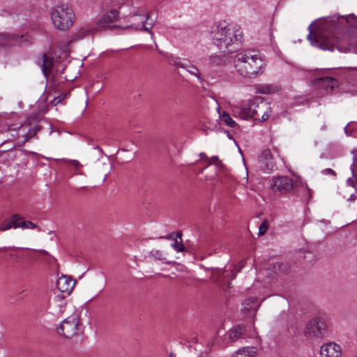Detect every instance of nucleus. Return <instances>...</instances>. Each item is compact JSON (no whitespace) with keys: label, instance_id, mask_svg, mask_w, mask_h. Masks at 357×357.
I'll list each match as a JSON object with an SVG mask.
<instances>
[{"label":"nucleus","instance_id":"20e7f679","mask_svg":"<svg viewBox=\"0 0 357 357\" xmlns=\"http://www.w3.org/2000/svg\"><path fill=\"white\" fill-rule=\"evenodd\" d=\"M242 38V31L238 25L229 24L218 27L213 33V44L224 54H231L235 48V43Z\"/></svg>","mask_w":357,"mask_h":357},{"label":"nucleus","instance_id":"6e6552de","mask_svg":"<svg viewBox=\"0 0 357 357\" xmlns=\"http://www.w3.org/2000/svg\"><path fill=\"white\" fill-rule=\"evenodd\" d=\"M79 330V319L77 314L67 317L60 325L58 333L67 338L76 335Z\"/></svg>","mask_w":357,"mask_h":357},{"label":"nucleus","instance_id":"c9c22d12","mask_svg":"<svg viewBox=\"0 0 357 357\" xmlns=\"http://www.w3.org/2000/svg\"><path fill=\"white\" fill-rule=\"evenodd\" d=\"M159 238H165V239H169V240H172V239H174V236H173V234H169L165 236H160Z\"/></svg>","mask_w":357,"mask_h":357},{"label":"nucleus","instance_id":"5701e85b","mask_svg":"<svg viewBox=\"0 0 357 357\" xmlns=\"http://www.w3.org/2000/svg\"><path fill=\"white\" fill-rule=\"evenodd\" d=\"M261 159H264V160L268 161L267 164H266V168H267L268 171H272L274 169L275 165L271 161L272 154H271L270 149H266L262 151Z\"/></svg>","mask_w":357,"mask_h":357},{"label":"nucleus","instance_id":"ea45409f","mask_svg":"<svg viewBox=\"0 0 357 357\" xmlns=\"http://www.w3.org/2000/svg\"><path fill=\"white\" fill-rule=\"evenodd\" d=\"M169 357H176V354L171 352L170 354H169Z\"/></svg>","mask_w":357,"mask_h":357},{"label":"nucleus","instance_id":"a19ab883","mask_svg":"<svg viewBox=\"0 0 357 357\" xmlns=\"http://www.w3.org/2000/svg\"><path fill=\"white\" fill-rule=\"evenodd\" d=\"M306 190L309 192L310 195H311V190L306 187Z\"/></svg>","mask_w":357,"mask_h":357},{"label":"nucleus","instance_id":"2eb2a0df","mask_svg":"<svg viewBox=\"0 0 357 357\" xmlns=\"http://www.w3.org/2000/svg\"><path fill=\"white\" fill-rule=\"evenodd\" d=\"M245 331L243 325L235 326L226 333L225 339H228L231 342H234L244 337Z\"/></svg>","mask_w":357,"mask_h":357},{"label":"nucleus","instance_id":"ddd939ff","mask_svg":"<svg viewBox=\"0 0 357 357\" xmlns=\"http://www.w3.org/2000/svg\"><path fill=\"white\" fill-rule=\"evenodd\" d=\"M119 17V12L116 9H111L106 12L95 24L98 29L111 28L109 24L115 22Z\"/></svg>","mask_w":357,"mask_h":357},{"label":"nucleus","instance_id":"39448f33","mask_svg":"<svg viewBox=\"0 0 357 357\" xmlns=\"http://www.w3.org/2000/svg\"><path fill=\"white\" fill-rule=\"evenodd\" d=\"M51 20L54 26L60 31H67L75 21V14L71 6L61 3L55 6L51 11Z\"/></svg>","mask_w":357,"mask_h":357},{"label":"nucleus","instance_id":"4c0bfd02","mask_svg":"<svg viewBox=\"0 0 357 357\" xmlns=\"http://www.w3.org/2000/svg\"><path fill=\"white\" fill-rule=\"evenodd\" d=\"M95 149H97V150H98L101 153H103L102 149L100 146H96L95 147Z\"/></svg>","mask_w":357,"mask_h":357},{"label":"nucleus","instance_id":"aec40b11","mask_svg":"<svg viewBox=\"0 0 357 357\" xmlns=\"http://www.w3.org/2000/svg\"><path fill=\"white\" fill-rule=\"evenodd\" d=\"M8 256L10 260L15 263L20 262L23 258L26 257L24 252L18 248L10 249L8 252Z\"/></svg>","mask_w":357,"mask_h":357},{"label":"nucleus","instance_id":"e433bc0d","mask_svg":"<svg viewBox=\"0 0 357 357\" xmlns=\"http://www.w3.org/2000/svg\"><path fill=\"white\" fill-rule=\"evenodd\" d=\"M211 160L213 161V162L217 165V162H218V158L217 156L213 157Z\"/></svg>","mask_w":357,"mask_h":357},{"label":"nucleus","instance_id":"c03bdc74","mask_svg":"<svg viewBox=\"0 0 357 357\" xmlns=\"http://www.w3.org/2000/svg\"><path fill=\"white\" fill-rule=\"evenodd\" d=\"M228 287L230 288V283H228Z\"/></svg>","mask_w":357,"mask_h":357},{"label":"nucleus","instance_id":"f03ea898","mask_svg":"<svg viewBox=\"0 0 357 357\" xmlns=\"http://www.w3.org/2000/svg\"><path fill=\"white\" fill-rule=\"evenodd\" d=\"M234 66L241 77L254 79L263 74L266 64L258 50L247 49L234 56Z\"/></svg>","mask_w":357,"mask_h":357},{"label":"nucleus","instance_id":"37998d69","mask_svg":"<svg viewBox=\"0 0 357 357\" xmlns=\"http://www.w3.org/2000/svg\"><path fill=\"white\" fill-rule=\"evenodd\" d=\"M347 182H351V178H349V179L347 180Z\"/></svg>","mask_w":357,"mask_h":357},{"label":"nucleus","instance_id":"72a5a7b5","mask_svg":"<svg viewBox=\"0 0 357 357\" xmlns=\"http://www.w3.org/2000/svg\"><path fill=\"white\" fill-rule=\"evenodd\" d=\"M322 173L324 174H331L333 176H336L335 172L331 168H327V169H324L322 171Z\"/></svg>","mask_w":357,"mask_h":357},{"label":"nucleus","instance_id":"cd10ccee","mask_svg":"<svg viewBox=\"0 0 357 357\" xmlns=\"http://www.w3.org/2000/svg\"><path fill=\"white\" fill-rule=\"evenodd\" d=\"M38 130L39 126H36L32 129H29V131L23 135L24 142H27L29 139L36 136Z\"/></svg>","mask_w":357,"mask_h":357},{"label":"nucleus","instance_id":"9b49d317","mask_svg":"<svg viewBox=\"0 0 357 357\" xmlns=\"http://www.w3.org/2000/svg\"><path fill=\"white\" fill-rule=\"evenodd\" d=\"M243 266L244 262L241 261L238 265H227L224 270H218L216 272H213V274L226 282H229V281L235 278L236 274L241 271Z\"/></svg>","mask_w":357,"mask_h":357},{"label":"nucleus","instance_id":"f8f14e48","mask_svg":"<svg viewBox=\"0 0 357 357\" xmlns=\"http://www.w3.org/2000/svg\"><path fill=\"white\" fill-rule=\"evenodd\" d=\"M319 355L320 357H341L342 347L333 342L325 343L320 347Z\"/></svg>","mask_w":357,"mask_h":357},{"label":"nucleus","instance_id":"dca6fc26","mask_svg":"<svg viewBox=\"0 0 357 357\" xmlns=\"http://www.w3.org/2000/svg\"><path fill=\"white\" fill-rule=\"evenodd\" d=\"M75 284V282L66 275L60 277L56 282L58 289L62 293H70Z\"/></svg>","mask_w":357,"mask_h":357},{"label":"nucleus","instance_id":"412c9836","mask_svg":"<svg viewBox=\"0 0 357 357\" xmlns=\"http://www.w3.org/2000/svg\"><path fill=\"white\" fill-rule=\"evenodd\" d=\"M219 116L221 123L230 128H235L237 126V123L231 119V116L227 112H219Z\"/></svg>","mask_w":357,"mask_h":357},{"label":"nucleus","instance_id":"58836bf2","mask_svg":"<svg viewBox=\"0 0 357 357\" xmlns=\"http://www.w3.org/2000/svg\"><path fill=\"white\" fill-rule=\"evenodd\" d=\"M181 235H182V234H181V232H178V233H176V238H181Z\"/></svg>","mask_w":357,"mask_h":357},{"label":"nucleus","instance_id":"9d476101","mask_svg":"<svg viewBox=\"0 0 357 357\" xmlns=\"http://www.w3.org/2000/svg\"><path fill=\"white\" fill-rule=\"evenodd\" d=\"M271 188L273 192L280 195H284L290 192L294 189V181L289 176L273 177Z\"/></svg>","mask_w":357,"mask_h":357},{"label":"nucleus","instance_id":"bb28decb","mask_svg":"<svg viewBox=\"0 0 357 357\" xmlns=\"http://www.w3.org/2000/svg\"><path fill=\"white\" fill-rule=\"evenodd\" d=\"M243 310L249 312L255 307V301L252 298L246 299L243 303Z\"/></svg>","mask_w":357,"mask_h":357},{"label":"nucleus","instance_id":"c756f323","mask_svg":"<svg viewBox=\"0 0 357 357\" xmlns=\"http://www.w3.org/2000/svg\"><path fill=\"white\" fill-rule=\"evenodd\" d=\"M268 227V222L267 220H264L261 222V224L260 225V226L259 227V236L264 235L267 231Z\"/></svg>","mask_w":357,"mask_h":357},{"label":"nucleus","instance_id":"0eeeda50","mask_svg":"<svg viewBox=\"0 0 357 357\" xmlns=\"http://www.w3.org/2000/svg\"><path fill=\"white\" fill-rule=\"evenodd\" d=\"M326 323L319 318H314L305 326L304 334L307 339L321 338L326 333Z\"/></svg>","mask_w":357,"mask_h":357},{"label":"nucleus","instance_id":"7c9ffc66","mask_svg":"<svg viewBox=\"0 0 357 357\" xmlns=\"http://www.w3.org/2000/svg\"><path fill=\"white\" fill-rule=\"evenodd\" d=\"M149 255H150V256H151L152 257H153L158 260H160V261L164 260V257H162V253L161 252V251H160L158 250H153L151 251Z\"/></svg>","mask_w":357,"mask_h":357},{"label":"nucleus","instance_id":"f704fd0d","mask_svg":"<svg viewBox=\"0 0 357 357\" xmlns=\"http://www.w3.org/2000/svg\"><path fill=\"white\" fill-rule=\"evenodd\" d=\"M353 17H354L353 15H349L348 17H345V16L338 17V19H341L342 21L345 22V23L347 24V23H349V19Z\"/></svg>","mask_w":357,"mask_h":357},{"label":"nucleus","instance_id":"7ed1b4c3","mask_svg":"<svg viewBox=\"0 0 357 357\" xmlns=\"http://www.w3.org/2000/svg\"><path fill=\"white\" fill-rule=\"evenodd\" d=\"M271 112V103L259 96L241 106L233 108V116L234 117H238L241 119L251 118L260 122L267 120Z\"/></svg>","mask_w":357,"mask_h":357},{"label":"nucleus","instance_id":"4468645a","mask_svg":"<svg viewBox=\"0 0 357 357\" xmlns=\"http://www.w3.org/2000/svg\"><path fill=\"white\" fill-rule=\"evenodd\" d=\"M24 35L0 33V47H7L21 44Z\"/></svg>","mask_w":357,"mask_h":357},{"label":"nucleus","instance_id":"f3484780","mask_svg":"<svg viewBox=\"0 0 357 357\" xmlns=\"http://www.w3.org/2000/svg\"><path fill=\"white\" fill-rule=\"evenodd\" d=\"M22 220V217L18 214H14L11 219L4 220L0 225V230L2 231L8 230L11 228H18L19 221Z\"/></svg>","mask_w":357,"mask_h":357},{"label":"nucleus","instance_id":"f257e3e1","mask_svg":"<svg viewBox=\"0 0 357 357\" xmlns=\"http://www.w3.org/2000/svg\"><path fill=\"white\" fill-rule=\"evenodd\" d=\"M335 28L334 31H318L314 33L310 30L307 39L311 45L324 50L333 51L337 49L342 52L357 53V28L351 31L348 38Z\"/></svg>","mask_w":357,"mask_h":357},{"label":"nucleus","instance_id":"1a4fd4ad","mask_svg":"<svg viewBox=\"0 0 357 357\" xmlns=\"http://www.w3.org/2000/svg\"><path fill=\"white\" fill-rule=\"evenodd\" d=\"M130 21L132 22L130 25V27L147 31L152 37L154 36L153 33L151 30L154 25L155 20L151 18L150 14L133 15L130 17Z\"/></svg>","mask_w":357,"mask_h":357},{"label":"nucleus","instance_id":"79ce46f5","mask_svg":"<svg viewBox=\"0 0 357 357\" xmlns=\"http://www.w3.org/2000/svg\"><path fill=\"white\" fill-rule=\"evenodd\" d=\"M200 156L202 158V157H206V155H205L204 153H200Z\"/></svg>","mask_w":357,"mask_h":357},{"label":"nucleus","instance_id":"c85d7f7f","mask_svg":"<svg viewBox=\"0 0 357 357\" xmlns=\"http://www.w3.org/2000/svg\"><path fill=\"white\" fill-rule=\"evenodd\" d=\"M209 61L211 65L220 66L222 63V58L220 56L212 55L209 57Z\"/></svg>","mask_w":357,"mask_h":357},{"label":"nucleus","instance_id":"b1692460","mask_svg":"<svg viewBox=\"0 0 357 357\" xmlns=\"http://www.w3.org/2000/svg\"><path fill=\"white\" fill-rule=\"evenodd\" d=\"M253 347H243L238 349L232 357H252Z\"/></svg>","mask_w":357,"mask_h":357},{"label":"nucleus","instance_id":"4be33fe9","mask_svg":"<svg viewBox=\"0 0 357 357\" xmlns=\"http://www.w3.org/2000/svg\"><path fill=\"white\" fill-rule=\"evenodd\" d=\"M178 66L185 69L190 74L195 75L200 82H202L199 71L196 66L190 63H180Z\"/></svg>","mask_w":357,"mask_h":357},{"label":"nucleus","instance_id":"6ab92c4d","mask_svg":"<svg viewBox=\"0 0 357 357\" xmlns=\"http://www.w3.org/2000/svg\"><path fill=\"white\" fill-rule=\"evenodd\" d=\"M41 63L43 73L47 77L50 74L53 66L52 59L44 54L41 58Z\"/></svg>","mask_w":357,"mask_h":357},{"label":"nucleus","instance_id":"393cba45","mask_svg":"<svg viewBox=\"0 0 357 357\" xmlns=\"http://www.w3.org/2000/svg\"><path fill=\"white\" fill-rule=\"evenodd\" d=\"M273 268L277 274H284L287 273L289 267L288 264L284 262L275 263Z\"/></svg>","mask_w":357,"mask_h":357},{"label":"nucleus","instance_id":"473e14b6","mask_svg":"<svg viewBox=\"0 0 357 357\" xmlns=\"http://www.w3.org/2000/svg\"><path fill=\"white\" fill-rule=\"evenodd\" d=\"M67 96V94H65L63 97H61V96H59L56 98H54L53 101H52V103L54 105H58L59 102H61L63 99Z\"/></svg>","mask_w":357,"mask_h":357},{"label":"nucleus","instance_id":"a211bd4d","mask_svg":"<svg viewBox=\"0 0 357 357\" xmlns=\"http://www.w3.org/2000/svg\"><path fill=\"white\" fill-rule=\"evenodd\" d=\"M98 31V29L95 24L90 23L85 24L82 26L76 33L75 37L76 39H82L90 33H93Z\"/></svg>","mask_w":357,"mask_h":357},{"label":"nucleus","instance_id":"2f4dec72","mask_svg":"<svg viewBox=\"0 0 357 357\" xmlns=\"http://www.w3.org/2000/svg\"><path fill=\"white\" fill-rule=\"evenodd\" d=\"M172 246L177 252H183L185 250V246L181 243H178L176 238L174 239V243L172 244Z\"/></svg>","mask_w":357,"mask_h":357},{"label":"nucleus","instance_id":"a878e982","mask_svg":"<svg viewBox=\"0 0 357 357\" xmlns=\"http://www.w3.org/2000/svg\"><path fill=\"white\" fill-rule=\"evenodd\" d=\"M18 228H22L23 229H34L36 228H38V226L36 224L31 222V221H25L22 219L19 221V224L17 225Z\"/></svg>","mask_w":357,"mask_h":357},{"label":"nucleus","instance_id":"423d86ee","mask_svg":"<svg viewBox=\"0 0 357 357\" xmlns=\"http://www.w3.org/2000/svg\"><path fill=\"white\" fill-rule=\"evenodd\" d=\"M340 83L338 74L328 70L321 71L312 80L314 89L319 91L321 94L331 92L333 89L339 86Z\"/></svg>","mask_w":357,"mask_h":357}]
</instances>
